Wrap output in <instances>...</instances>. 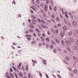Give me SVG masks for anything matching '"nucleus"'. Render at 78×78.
<instances>
[{"label":"nucleus","mask_w":78,"mask_h":78,"mask_svg":"<svg viewBox=\"0 0 78 78\" xmlns=\"http://www.w3.org/2000/svg\"><path fill=\"white\" fill-rule=\"evenodd\" d=\"M48 6H47L46 5H44V9L46 12L48 11Z\"/></svg>","instance_id":"f257e3e1"},{"label":"nucleus","mask_w":78,"mask_h":78,"mask_svg":"<svg viewBox=\"0 0 78 78\" xmlns=\"http://www.w3.org/2000/svg\"><path fill=\"white\" fill-rule=\"evenodd\" d=\"M52 32H53L54 33L57 34L58 33V30H54Z\"/></svg>","instance_id":"f03ea898"},{"label":"nucleus","mask_w":78,"mask_h":78,"mask_svg":"<svg viewBox=\"0 0 78 78\" xmlns=\"http://www.w3.org/2000/svg\"><path fill=\"white\" fill-rule=\"evenodd\" d=\"M29 27L30 28H34V25H29Z\"/></svg>","instance_id":"7ed1b4c3"},{"label":"nucleus","mask_w":78,"mask_h":78,"mask_svg":"<svg viewBox=\"0 0 78 78\" xmlns=\"http://www.w3.org/2000/svg\"><path fill=\"white\" fill-rule=\"evenodd\" d=\"M43 62L44 63V65L46 66L47 64V61L45 59H44Z\"/></svg>","instance_id":"20e7f679"},{"label":"nucleus","mask_w":78,"mask_h":78,"mask_svg":"<svg viewBox=\"0 0 78 78\" xmlns=\"http://www.w3.org/2000/svg\"><path fill=\"white\" fill-rule=\"evenodd\" d=\"M72 24L74 26H75L76 25V21H73L72 22Z\"/></svg>","instance_id":"39448f33"},{"label":"nucleus","mask_w":78,"mask_h":78,"mask_svg":"<svg viewBox=\"0 0 78 78\" xmlns=\"http://www.w3.org/2000/svg\"><path fill=\"white\" fill-rule=\"evenodd\" d=\"M73 72L74 73H77V71L76 69H73Z\"/></svg>","instance_id":"423d86ee"},{"label":"nucleus","mask_w":78,"mask_h":78,"mask_svg":"<svg viewBox=\"0 0 78 78\" xmlns=\"http://www.w3.org/2000/svg\"><path fill=\"white\" fill-rule=\"evenodd\" d=\"M69 40L71 42H74V40L73 39L71 38H69Z\"/></svg>","instance_id":"0eeeda50"},{"label":"nucleus","mask_w":78,"mask_h":78,"mask_svg":"<svg viewBox=\"0 0 78 78\" xmlns=\"http://www.w3.org/2000/svg\"><path fill=\"white\" fill-rule=\"evenodd\" d=\"M41 25L42 27H43L44 28V29L46 28H47V29H48V27L46 26H45L43 25H42V24H41Z\"/></svg>","instance_id":"6e6552de"},{"label":"nucleus","mask_w":78,"mask_h":78,"mask_svg":"<svg viewBox=\"0 0 78 78\" xmlns=\"http://www.w3.org/2000/svg\"><path fill=\"white\" fill-rule=\"evenodd\" d=\"M74 49L75 50L78 51V46H75Z\"/></svg>","instance_id":"1a4fd4ad"},{"label":"nucleus","mask_w":78,"mask_h":78,"mask_svg":"<svg viewBox=\"0 0 78 78\" xmlns=\"http://www.w3.org/2000/svg\"><path fill=\"white\" fill-rule=\"evenodd\" d=\"M26 37H30V38L32 37V36L31 35H30L29 34H26Z\"/></svg>","instance_id":"9d476101"},{"label":"nucleus","mask_w":78,"mask_h":78,"mask_svg":"<svg viewBox=\"0 0 78 78\" xmlns=\"http://www.w3.org/2000/svg\"><path fill=\"white\" fill-rule=\"evenodd\" d=\"M65 17L66 18H69V16L68 15L67 13L66 12H65Z\"/></svg>","instance_id":"9b49d317"},{"label":"nucleus","mask_w":78,"mask_h":78,"mask_svg":"<svg viewBox=\"0 0 78 78\" xmlns=\"http://www.w3.org/2000/svg\"><path fill=\"white\" fill-rule=\"evenodd\" d=\"M36 43V41H33L31 43V44L32 45L35 44Z\"/></svg>","instance_id":"f8f14e48"},{"label":"nucleus","mask_w":78,"mask_h":78,"mask_svg":"<svg viewBox=\"0 0 78 78\" xmlns=\"http://www.w3.org/2000/svg\"><path fill=\"white\" fill-rule=\"evenodd\" d=\"M66 43L67 45H70V42L69 41H66Z\"/></svg>","instance_id":"ddd939ff"},{"label":"nucleus","mask_w":78,"mask_h":78,"mask_svg":"<svg viewBox=\"0 0 78 78\" xmlns=\"http://www.w3.org/2000/svg\"><path fill=\"white\" fill-rule=\"evenodd\" d=\"M40 38L41 39L42 41H45V38H44L43 37H41Z\"/></svg>","instance_id":"4468645a"},{"label":"nucleus","mask_w":78,"mask_h":78,"mask_svg":"<svg viewBox=\"0 0 78 78\" xmlns=\"http://www.w3.org/2000/svg\"><path fill=\"white\" fill-rule=\"evenodd\" d=\"M66 49L68 50L69 51H71V50L70 49V48L69 47H67Z\"/></svg>","instance_id":"2eb2a0df"},{"label":"nucleus","mask_w":78,"mask_h":78,"mask_svg":"<svg viewBox=\"0 0 78 78\" xmlns=\"http://www.w3.org/2000/svg\"><path fill=\"white\" fill-rule=\"evenodd\" d=\"M63 29L64 30H67V27L66 26H64L63 27Z\"/></svg>","instance_id":"dca6fc26"},{"label":"nucleus","mask_w":78,"mask_h":78,"mask_svg":"<svg viewBox=\"0 0 78 78\" xmlns=\"http://www.w3.org/2000/svg\"><path fill=\"white\" fill-rule=\"evenodd\" d=\"M47 23H48V24H51V20H47Z\"/></svg>","instance_id":"f3484780"},{"label":"nucleus","mask_w":78,"mask_h":78,"mask_svg":"<svg viewBox=\"0 0 78 78\" xmlns=\"http://www.w3.org/2000/svg\"><path fill=\"white\" fill-rule=\"evenodd\" d=\"M31 17L32 18L34 19H36V17L35 16H34L33 15H31Z\"/></svg>","instance_id":"a211bd4d"},{"label":"nucleus","mask_w":78,"mask_h":78,"mask_svg":"<svg viewBox=\"0 0 78 78\" xmlns=\"http://www.w3.org/2000/svg\"><path fill=\"white\" fill-rule=\"evenodd\" d=\"M51 5L52 6H54L53 1V0H51Z\"/></svg>","instance_id":"6ab92c4d"},{"label":"nucleus","mask_w":78,"mask_h":78,"mask_svg":"<svg viewBox=\"0 0 78 78\" xmlns=\"http://www.w3.org/2000/svg\"><path fill=\"white\" fill-rule=\"evenodd\" d=\"M61 43H62V44L63 45H65V43H64V41L63 40H62L61 41Z\"/></svg>","instance_id":"aec40b11"},{"label":"nucleus","mask_w":78,"mask_h":78,"mask_svg":"<svg viewBox=\"0 0 78 78\" xmlns=\"http://www.w3.org/2000/svg\"><path fill=\"white\" fill-rule=\"evenodd\" d=\"M18 75H19L21 77H22L23 76V74L21 73H18Z\"/></svg>","instance_id":"412c9836"},{"label":"nucleus","mask_w":78,"mask_h":78,"mask_svg":"<svg viewBox=\"0 0 78 78\" xmlns=\"http://www.w3.org/2000/svg\"><path fill=\"white\" fill-rule=\"evenodd\" d=\"M55 41L57 43L59 44L60 43V41H58L57 39H55Z\"/></svg>","instance_id":"4be33fe9"},{"label":"nucleus","mask_w":78,"mask_h":78,"mask_svg":"<svg viewBox=\"0 0 78 78\" xmlns=\"http://www.w3.org/2000/svg\"><path fill=\"white\" fill-rule=\"evenodd\" d=\"M36 3L37 4H39V2H40V0H36Z\"/></svg>","instance_id":"5701e85b"},{"label":"nucleus","mask_w":78,"mask_h":78,"mask_svg":"<svg viewBox=\"0 0 78 78\" xmlns=\"http://www.w3.org/2000/svg\"><path fill=\"white\" fill-rule=\"evenodd\" d=\"M46 47L47 48H48L49 47V44L48 43H46Z\"/></svg>","instance_id":"b1692460"},{"label":"nucleus","mask_w":78,"mask_h":78,"mask_svg":"<svg viewBox=\"0 0 78 78\" xmlns=\"http://www.w3.org/2000/svg\"><path fill=\"white\" fill-rule=\"evenodd\" d=\"M60 36L61 37H63L64 36V34L63 33H61L60 34Z\"/></svg>","instance_id":"393cba45"},{"label":"nucleus","mask_w":78,"mask_h":78,"mask_svg":"<svg viewBox=\"0 0 78 78\" xmlns=\"http://www.w3.org/2000/svg\"><path fill=\"white\" fill-rule=\"evenodd\" d=\"M9 75H10V76H11L12 77L14 78V76L12 74V73H9Z\"/></svg>","instance_id":"a878e982"},{"label":"nucleus","mask_w":78,"mask_h":78,"mask_svg":"<svg viewBox=\"0 0 78 78\" xmlns=\"http://www.w3.org/2000/svg\"><path fill=\"white\" fill-rule=\"evenodd\" d=\"M69 75L70 76H71L72 77H73V74L72 73H70Z\"/></svg>","instance_id":"bb28decb"},{"label":"nucleus","mask_w":78,"mask_h":78,"mask_svg":"<svg viewBox=\"0 0 78 78\" xmlns=\"http://www.w3.org/2000/svg\"><path fill=\"white\" fill-rule=\"evenodd\" d=\"M28 69H29L28 66L27 65V66H26V71H28Z\"/></svg>","instance_id":"cd10ccee"},{"label":"nucleus","mask_w":78,"mask_h":78,"mask_svg":"<svg viewBox=\"0 0 78 78\" xmlns=\"http://www.w3.org/2000/svg\"><path fill=\"white\" fill-rule=\"evenodd\" d=\"M36 32H37V33H40V31L37 28L36 29Z\"/></svg>","instance_id":"c85d7f7f"},{"label":"nucleus","mask_w":78,"mask_h":78,"mask_svg":"<svg viewBox=\"0 0 78 78\" xmlns=\"http://www.w3.org/2000/svg\"><path fill=\"white\" fill-rule=\"evenodd\" d=\"M65 58L67 61H70V58L69 57H65Z\"/></svg>","instance_id":"c756f323"},{"label":"nucleus","mask_w":78,"mask_h":78,"mask_svg":"<svg viewBox=\"0 0 78 78\" xmlns=\"http://www.w3.org/2000/svg\"><path fill=\"white\" fill-rule=\"evenodd\" d=\"M31 73H28V77L29 78H30V77H31Z\"/></svg>","instance_id":"7c9ffc66"},{"label":"nucleus","mask_w":78,"mask_h":78,"mask_svg":"<svg viewBox=\"0 0 78 78\" xmlns=\"http://www.w3.org/2000/svg\"><path fill=\"white\" fill-rule=\"evenodd\" d=\"M72 34V32L70 31L69 32V36H71Z\"/></svg>","instance_id":"2f4dec72"},{"label":"nucleus","mask_w":78,"mask_h":78,"mask_svg":"<svg viewBox=\"0 0 78 78\" xmlns=\"http://www.w3.org/2000/svg\"><path fill=\"white\" fill-rule=\"evenodd\" d=\"M14 75L16 78H18V76H17V74L16 73H15Z\"/></svg>","instance_id":"473e14b6"},{"label":"nucleus","mask_w":78,"mask_h":78,"mask_svg":"<svg viewBox=\"0 0 78 78\" xmlns=\"http://www.w3.org/2000/svg\"><path fill=\"white\" fill-rule=\"evenodd\" d=\"M39 47H41L42 46V43L41 42L39 43Z\"/></svg>","instance_id":"72a5a7b5"},{"label":"nucleus","mask_w":78,"mask_h":78,"mask_svg":"<svg viewBox=\"0 0 78 78\" xmlns=\"http://www.w3.org/2000/svg\"><path fill=\"white\" fill-rule=\"evenodd\" d=\"M30 12L31 13V14H33L34 13V11H33L32 10H30Z\"/></svg>","instance_id":"f704fd0d"},{"label":"nucleus","mask_w":78,"mask_h":78,"mask_svg":"<svg viewBox=\"0 0 78 78\" xmlns=\"http://www.w3.org/2000/svg\"><path fill=\"white\" fill-rule=\"evenodd\" d=\"M12 68H13V70H14L15 71H16V68H15L14 66H12Z\"/></svg>","instance_id":"c9c22d12"},{"label":"nucleus","mask_w":78,"mask_h":78,"mask_svg":"<svg viewBox=\"0 0 78 78\" xmlns=\"http://www.w3.org/2000/svg\"><path fill=\"white\" fill-rule=\"evenodd\" d=\"M31 9H32L34 11H36V10L35 9H34V7H33L31 6Z\"/></svg>","instance_id":"e433bc0d"},{"label":"nucleus","mask_w":78,"mask_h":78,"mask_svg":"<svg viewBox=\"0 0 78 78\" xmlns=\"http://www.w3.org/2000/svg\"><path fill=\"white\" fill-rule=\"evenodd\" d=\"M68 69L69 70V71L70 72H72V69L71 68L68 67Z\"/></svg>","instance_id":"4c0bfd02"},{"label":"nucleus","mask_w":78,"mask_h":78,"mask_svg":"<svg viewBox=\"0 0 78 78\" xmlns=\"http://www.w3.org/2000/svg\"><path fill=\"white\" fill-rule=\"evenodd\" d=\"M46 40L48 41V42L49 41V38L48 37L46 38Z\"/></svg>","instance_id":"58836bf2"},{"label":"nucleus","mask_w":78,"mask_h":78,"mask_svg":"<svg viewBox=\"0 0 78 78\" xmlns=\"http://www.w3.org/2000/svg\"><path fill=\"white\" fill-rule=\"evenodd\" d=\"M32 24L34 25H36V23L35 22L33 21H32Z\"/></svg>","instance_id":"ea45409f"},{"label":"nucleus","mask_w":78,"mask_h":78,"mask_svg":"<svg viewBox=\"0 0 78 78\" xmlns=\"http://www.w3.org/2000/svg\"><path fill=\"white\" fill-rule=\"evenodd\" d=\"M56 9H57L56 7L55 6L54 7V10L55 12L56 11Z\"/></svg>","instance_id":"a19ab883"},{"label":"nucleus","mask_w":78,"mask_h":78,"mask_svg":"<svg viewBox=\"0 0 78 78\" xmlns=\"http://www.w3.org/2000/svg\"><path fill=\"white\" fill-rule=\"evenodd\" d=\"M42 36H43L44 37H45L46 36V34L45 33H43L42 34Z\"/></svg>","instance_id":"79ce46f5"},{"label":"nucleus","mask_w":78,"mask_h":78,"mask_svg":"<svg viewBox=\"0 0 78 78\" xmlns=\"http://www.w3.org/2000/svg\"><path fill=\"white\" fill-rule=\"evenodd\" d=\"M49 9L51 10H52V7H51V5L49 6Z\"/></svg>","instance_id":"37998d69"},{"label":"nucleus","mask_w":78,"mask_h":78,"mask_svg":"<svg viewBox=\"0 0 78 78\" xmlns=\"http://www.w3.org/2000/svg\"><path fill=\"white\" fill-rule=\"evenodd\" d=\"M66 19H64V23L65 24H66Z\"/></svg>","instance_id":"c03bdc74"},{"label":"nucleus","mask_w":78,"mask_h":78,"mask_svg":"<svg viewBox=\"0 0 78 78\" xmlns=\"http://www.w3.org/2000/svg\"><path fill=\"white\" fill-rule=\"evenodd\" d=\"M50 49L52 50L53 49V46L52 45L50 46Z\"/></svg>","instance_id":"a18cd8bd"},{"label":"nucleus","mask_w":78,"mask_h":78,"mask_svg":"<svg viewBox=\"0 0 78 78\" xmlns=\"http://www.w3.org/2000/svg\"><path fill=\"white\" fill-rule=\"evenodd\" d=\"M30 33L33 32L34 31L33 30H32V29H30Z\"/></svg>","instance_id":"49530a36"},{"label":"nucleus","mask_w":78,"mask_h":78,"mask_svg":"<svg viewBox=\"0 0 78 78\" xmlns=\"http://www.w3.org/2000/svg\"><path fill=\"white\" fill-rule=\"evenodd\" d=\"M41 21L42 22H43V23H45V22L44 21V20H43V19H42V20H41Z\"/></svg>","instance_id":"de8ad7c7"},{"label":"nucleus","mask_w":78,"mask_h":78,"mask_svg":"<svg viewBox=\"0 0 78 78\" xmlns=\"http://www.w3.org/2000/svg\"><path fill=\"white\" fill-rule=\"evenodd\" d=\"M56 20H57V21H60V19L58 17H57L56 18Z\"/></svg>","instance_id":"09e8293b"},{"label":"nucleus","mask_w":78,"mask_h":78,"mask_svg":"<svg viewBox=\"0 0 78 78\" xmlns=\"http://www.w3.org/2000/svg\"><path fill=\"white\" fill-rule=\"evenodd\" d=\"M41 43H42V45H43L44 46L45 45V44L44 42H41Z\"/></svg>","instance_id":"8fccbe9b"},{"label":"nucleus","mask_w":78,"mask_h":78,"mask_svg":"<svg viewBox=\"0 0 78 78\" xmlns=\"http://www.w3.org/2000/svg\"><path fill=\"white\" fill-rule=\"evenodd\" d=\"M37 21H38V22L39 23H41V20L39 18H38Z\"/></svg>","instance_id":"3c124183"},{"label":"nucleus","mask_w":78,"mask_h":78,"mask_svg":"<svg viewBox=\"0 0 78 78\" xmlns=\"http://www.w3.org/2000/svg\"><path fill=\"white\" fill-rule=\"evenodd\" d=\"M53 51L55 53H56L57 51L56 49H54L53 50Z\"/></svg>","instance_id":"603ef678"},{"label":"nucleus","mask_w":78,"mask_h":78,"mask_svg":"<svg viewBox=\"0 0 78 78\" xmlns=\"http://www.w3.org/2000/svg\"><path fill=\"white\" fill-rule=\"evenodd\" d=\"M51 17L53 18H55V16H54V15L53 14H52Z\"/></svg>","instance_id":"864d4df0"},{"label":"nucleus","mask_w":78,"mask_h":78,"mask_svg":"<svg viewBox=\"0 0 78 78\" xmlns=\"http://www.w3.org/2000/svg\"><path fill=\"white\" fill-rule=\"evenodd\" d=\"M6 77L7 78H11L10 76H6Z\"/></svg>","instance_id":"5fc2aeb1"},{"label":"nucleus","mask_w":78,"mask_h":78,"mask_svg":"<svg viewBox=\"0 0 78 78\" xmlns=\"http://www.w3.org/2000/svg\"><path fill=\"white\" fill-rule=\"evenodd\" d=\"M27 40H28V41H30V40H31V38H29V37L27 38Z\"/></svg>","instance_id":"6e6d98bb"},{"label":"nucleus","mask_w":78,"mask_h":78,"mask_svg":"<svg viewBox=\"0 0 78 78\" xmlns=\"http://www.w3.org/2000/svg\"><path fill=\"white\" fill-rule=\"evenodd\" d=\"M33 36L34 37H36V34L35 33H34L33 34Z\"/></svg>","instance_id":"4d7b16f0"},{"label":"nucleus","mask_w":78,"mask_h":78,"mask_svg":"<svg viewBox=\"0 0 78 78\" xmlns=\"http://www.w3.org/2000/svg\"><path fill=\"white\" fill-rule=\"evenodd\" d=\"M75 42L76 43L77 45H78V40L76 41Z\"/></svg>","instance_id":"13d9d810"},{"label":"nucleus","mask_w":78,"mask_h":78,"mask_svg":"<svg viewBox=\"0 0 78 78\" xmlns=\"http://www.w3.org/2000/svg\"><path fill=\"white\" fill-rule=\"evenodd\" d=\"M46 3L48 4L49 3V1L48 0H46Z\"/></svg>","instance_id":"bf43d9fd"},{"label":"nucleus","mask_w":78,"mask_h":78,"mask_svg":"<svg viewBox=\"0 0 78 78\" xmlns=\"http://www.w3.org/2000/svg\"><path fill=\"white\" fill-rule=\"evenodd\" d=\"M9 76V73H6V74H5V76Z\"/></svg>","instance_id":"052dcab7"},{"label":"nucleus","mask_w":78,"mask_h":78,"mask_svg":"<svg viewBox=\"0 0 78 78\" xmlns=\"http://www.w3.org/2000/svg\"><path fill=\"white\" fill-rule=\"evenodd\" d=\"M37 33L38 36L39 37H40L41 36V34H40L39 33Z\"/></svg>","instance_id":"680f3d73"},{"label":"nucleus","mask_w":78,"mask_h":78,"mask_svg":"<svg viewBox=\"0 0 78 78\" xmlns=\"http://www.w3.org/2000/svg\"><path fill=\"white\" fill-rule=\"evenodd\" d=\"M10 72H13V69L11 68L10 69Z\"/></svg>","instance_id":"e2e57ef3"},{"label":"nucleus","mask_w":78,"mask_h":78,"mask_svg":"<svg viewBox=\"0 0 78 78\" xmlns=\"http://www.w3.org/2000/svg\"><path fill=\"white\" fill-rule=\"evenodd\" d=\"M57 76L59 78H62L61 76L58 75H57Z\"/></svg>","instance_id":"0e129e2a"},{"label":"nucleus","mask_w":78,"mask_h":78,"mask_svg":"<svg viewBox=\"0 0 78 78\" xmlns=\"http://www.w3.org/2000/svg\"><path fill=\"white\" fill-rule=\"evenodd\" d=\"M13 45H17V43H16L14 42L12 43Z\"/></svg>","instance_id":"69168bd1"},{"label":"nucleus","mask_w":78,"mask_h":78,"mask_svg":"<svg viewBox=\"0 0 78 78\" xmlns=\"http://www.w3.org/2000/svg\"><path fill=\"white\" fill-rule=\"evenodd\" d=\"M46 76L47 78H49L47 74H46L45 75Z\"/></svg>","instance_id":"338daca9"},{"label":"nucleus","mask_w":78,"mask_h":78,"mask_svg":"<svg viewBox=\"0 0 78 78\" xmlns=\"http://www.w3.org/2000/svg\"><path fill=\"white\" fill-rule=\"evenodd\" d=\"M58 27H61V24L60 23H58Z\"/></svg>","instance_id":"774afa93"}]
</instances>
